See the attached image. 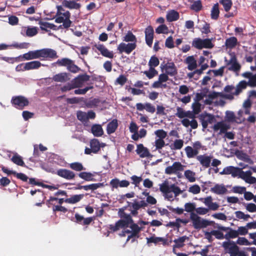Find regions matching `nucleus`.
Here are the masks:
<instances>
[{"label":"nucleus","mask_w":256,"mask_h":256,"mask_svg":"<svg viewBox=\"0 0 256 256\" xmlns=\"http://www.w3.org/2000/svg\"><path fill=\"white\" fill-rule=\"evenodd\" d=\"M248 86V83L246 80H241L236 85L235 91L232 93L233 95L238 96L241 93L242 90L246 89Z\"/></svg>","instance_id":"obj_30"},{"label":"nucleus","mask_w":256,"mask_h":256,"mask_svg":"<svg viewBox=\"0 0 256 256\" xmlns=\"http://www.w3.org/2000/svg\"><path fill=\"white\" fill-rule=\"evenodd\" d=\"M67 69L68 70V71L73 73L78 72L80 70V68H78L76 65L72 60H71L70 64L68 65Z\"/></svg>","instance_id":"obj_55"},{"label":"nucleus","mask_w":256,"mask_h":256,"mask_svg":"<svg viewBox=\"0 0 256 256\" xmlns=\"http://www.w3.org/2000/svg\"><path fill=\"white\" fill-rule=\"evenodd\" d=\"M94 46L100 52L102 56L110 58H114L112 51H110L103 44H95Z\"/></svg>","instance_id":"obj_17"},{"label":"nucleus","mask_w":256,"mask_h":256,"mask_svg":"<svg viewBox=\"0 0 256 256\" xmlns=\"http://www.w3.org/2000/svg\"><path fill=\"white\" fill-rule=\"evenodd\" d=\"M100 103V100L99 98H94L89 100L86 103V106L88 108H92L98 106Z\"/></svg>","instance_id":"obj_48"},{"label":"nucleus","mask_w":256,"mask_h":256,"mask_svg":"<svg viewBox=\"0 0 256 256\" xmlns=\"http://www.w3.org/2000/svg\"><path fill=\"white\" fill-rule=\"evenodd\" d=\"M28 45L29 44L26 42H22L20 44L15 42L10 46L2 44H0V50H6L8 47L14 48L18 49L27 48Z\"/></svg>","instance_id":"obj_23"},{"label":"nucleus","mask_w":256,"mask_h":256,"mask_svg":"<svg viewBox=\"0 0 256 256\" xmlns=\"http://www.w3.org/2000/svg\"><path fill=\"white\" fill-rule=\"evenodd\" d=\"M180 15L178 12L174 10L170 11L166 14V20L169 22L176 21L179 18Z\"/></svg>","instance_id":"obj_33"},{"label":"nucleus","mask_w":256,"mask_h":256,"mask_svg":"<svg viewBox=\"0 0 256 256\" xmlns=\"http://www.w3.org/2000/svg\"><path fill=\"white\" fill-rule=\"evenodd\" d=\"M196 159L200 162V164L205 168H208L210 166L212 156L206 154L199 155L197 156Z\"/></svg>","instance_id":"obj_19"},{"label":"nucleus","mask_w":256,"mask_h":256,"mask_svg":"<svg viewBox=\"0 0 256 256\" xmlns=\"http://www.w3.org/2000/svg\"><path fill=\"white\" fill-rule=\"evenodd\" d=\"M198 118L204 128H207L208 124H211L216 121V119L214 115L206 112L200 114Z\"/></svg>","instance_id":"obj_8"},{"label":"nucleus","mask_w":256,"mask_h":256,"mask_svg":"<svg viewBox=\"0 0 256 256\" xmlns=\"http://www.w3.org/2000/svg\"><path fill=\"white\" fill-rule=\"evenodd\" d=\"M123 40L126 42H133L132 43L136 44V38L132 32L128 31L124 38Z\"/></svg>","instance_id":"obj_46"},{"label":"nucleus","mask_w":256,"mask_h":256,"mask_svg":"<svg viewBox=\"0 0 256 256\" xmlns=\"http://www.w3.org/2000/svg\"><path fill=\"white\" fill-rule=\"evenodd\" d=\"M220 3L226 12H228L230 10L232 4L231 0H221Z\"/></svg>","instance_id":"obj_54"},{"label":"nucleus","mask_w":256,"mask_h":256,"mask_svg":"<svg viewBox=\"0 0 256 256\" xmlns=\"http://www.w3.org/2000/svg\"><path fill=\"white\" fill-rule=\"evenodd\" d=\"M90 146L93 150V153L96 154L100 150V144L96 139H93L90 142Z\"/></svg>","instance_id":"obj_43"},{"label":"nucleus","mask_w":256,"mask_h":256,"mask_svg":"<svg viewBox=\"0 0 256 256\" xmlns=\"http://www.w3.org/2000/svg\"><path fill=\"white\" fill-rule=\"evenodd\" d=\"M24 60H28L40 58L41 60H51L58 58L56 50L48 48L31 50L19 56Z\"/></svg>","instance_id":"obj_1"},{"label":"nucleus","mask_w":256,"mask_h":256,"mask_svg":"<svg viewBox=\"0 0 256 256\" xmlns=\"http://www.w3.org/2000/svg\"><path fill=\"white\" fill-rule=\"evenodd\" d=\"M118 127V120L116 119H114L110 122L106 127L107 133L109 134H112L115 132Z\"/></svg>","instance_id":"obj_31"},{"label":"nucleus","mask_w":256,"mask_h":256,"mask_svg":"<svg viewBox=\"0 0 256 256\" xmlns=\"http://www.w3.org/2000/svg\"><path fill=\"white\" fill-rule=\"evenodd\" d=\"M168 30V28L166 26L165 24H161L156 29V32L158 34H165L167 32Z\"/></svg>","instance_id":"obj_63"},{"label":"nucleus","mask_w":256,"mask_h":256,"mask_svg":"<svg viewBox=\"0 0 256 256\" xmlns=\"http://www.w3.org/2000/svg\"><path fill=\"white\" fill-rule=\"evenodd\" d=\"M68 74L66 72H62L54 75L52 80L56 82H64L67 80Z\"/></svg>","instance_id":"obj_40"},{"label":"nucleus","mask_w":256,"mask_h":256,"mask_svg":"<svg viewBox=\"0 0 256 256\" xmlns=\"http://www.w3.org/2000/svg\"><path fill=\"white\" fill-rule=\"evenodd\" d=\"M136 152L141 158H149L152 156L148 149L147 148L144 147L142 144H140L137 145V148Z\"/></svg>","instance_id":"obj_18"},{"label":"nucleus","mask_w":256,"mask_h":256,"mask_svg":"<svg viewBox=\"0 0 256 256\" xmlns=\"http://www.w3.org/2000/svg\"><path fill=\"white\" fill-rule=\"evenodd\" d=\"M62 16L64 17V20L62 22V24L59 26L60 28L63 26L64 28H68L71 26L72 23L70 20V13L68 11H66L62 14Z\"/></svg>","instance_id":"obj_29"},{"label":"nucleus","mask_w":256,"mask_h":256,"mask_svg":"<svg viewBox=\"0 0 256 256\" xmlns=\"http://www.w3.org/2000/svg\"><path fill=\"white\" fill-rule=\"evenodd\" d=\"M71 60L68 58H62V59H58L56 64L59 66H64L68 67V65L70 64Z\"/></svg>","instance_id":"obj_53"},{"label":"nucleus","mask_w":256,"mask_h":256,"mask_svg":"<svg viewBox=\"0 0 256 256\" xmlns=\"http://www.w3.org/2000/svg\"><path fill=\"white\" fill-rule=\"evenodd\" d=\"M11 160L15 164L22 166H24V162L22 157L18 155L17 153H15L12 157L11 158Z\"/></svg>","instance_id":"obj_37"},{"label":"nucleus","mask_w":256,"mask_h":256,"mask_svg":"<svg viewBox=\"0 0 256 256\" xmlns=\"http://www.w3.org/2000/svg\"><path fill=\"white\" fill-rule=\"evenodd\" d=\"M145 40L146 44L151 47L153 42L154 30L153 28L151 26H147L145 28Z\"/></svg>","instance_id":"obj_14"},{"label":"nucleus","mask_w":256,"mask_h":256,"mask_svg":"<svg viewBox=\"0 0 256 256\" xmlns=\"http://www.w3.org/2000/svg\"><path fill=\"white\" fill-rule=\"evenodd\" d=\"M159 64L160 60L156 56H152L150 58L148 65L150 68H155L158 66Z\"/></svg>","instance_id":"obj_47"},{"label":"nucleus","mask_w":256,"mask_h":256,"mask_svg":"<svg viewBox=\"0 0 256 256\" xmlns=\"http://www.w3.org/2000/svg\"><path fill=\"white\" fill-rule=\"evenodd\" d=\"M127 80L128 79L125 76L121 74L116 79V83L123 86L126 82Z\"/></svg>","instance_id":"obj_64"},{"label":"nucleus","mask_w":256,"mask_h":256,"mask_svg":"<svg viewBox=\"0 0 256 256\" xmlns=\"http://www.w3.org/2000/svg\"><path fill=\"white\" fill-rule=\"evenodd\" d=\"M78 119L82 122H86L88 120V117L86 116V113L82 111H78L76 114Z\"/></svg>","instance_id":"obj_56"},{"label":"nucleus","mask_w":256,"mask_h":256,"mask_svg":"<svg viewBox=\"0 0 256 256\" xmlns=\"http://www.w3.org/2000/svg\"><path fill=\"white\" fill-rule=\"evenodd\" d=\"M94 88L92 86H86L83 89H78L74 91V94H84L88 90H92Z\"/></svg>","instance_id":"obj_58"},{"label":"nucleus","mask_w":256,"mask_h":256,"mask_svg":"<svg viewBox=\"0 0 256 256\" xmlns=\"http://www.w3.org/2000/svg\"><path fill=\"white\" fill-rule=\"evenodd\" d=\"M184 62L188 64V69L189 70H193L197 67L196 60L193 56H188L184 60Z\"/></svg>","instance_id":"obj_24"},{"label":"nucleus","mask_w":256,"mask_h":256,"mask_svg":"<svg viewBox=\"0 0 256 256\" xmlns=\"http://www.w3.org/2000/svg\"><path fill=\"white\" fill-rule=\"evenodd\" d=\"M40 62L38 60L32 61L30 62H26L24 64V70H30L38 69L42 66Z\"/></svg>","instance_id":"obj_27"},{"label":"nucleus","mask_w":256,"mask_h":256,"mask_svg":"<svg viewBox=\"0 0 256 256\" xmlns=\"http://www.w3.org/2000/svg\"><path fill=\"white\" fill-rule=\"evenodd\" d=\"M143 73L149 78L152 79L156 76L158 75V72L153 68H149L148 70H145Z\"/></svg>","instance_id":"obj_45"},{"label":"nucleus","mask_w":256,"mask_h":256,"mask_svg":"<svg viewBox=\"0 0 256 256\" xmlns=\"http://www.w3.org/2000/svg\"><path fill=\"white\" fill-rule=\"evenodd\" d=\"M216 228L219 230L228 232L224 235L225 238L226 240L234 238L238 236L237 230H234L230 227H225L222 226H218Z\"/></svg>","instance_id":"obj_13"},{"label":"nucleus","mask_w":256,"mask_h":256,"mask_svg":"<svg viewBox=\"0 0 256 256\" xmlns=\"http://www.w3.org/2000/svg\"><path fill=\"white\" fill-rule=\"evenodd\" d=\"M78 187L76 188V190H82L84 189V190L88 191V190H97L98 188L102 187L104 186L103 183H96V184H92L88 185L85 186H81L80 184H78Z\"/></svg>","instance_id":"obj_20"},{"label":"nucleus","mask_w":256,"mask_h":256,"mask_svg":"<svg viewBox=\"0 0 256 256\" xmlns=\"http://www.w3.org/2000/svg\"><path fill=\"white\" fill-rule=\"evenodd\" d=\"M136 47V43H128L126 44L124 42H121L118 44L117 50L120 54L125 52L127 54H130Z\"/></svg>","instance_id":"obj_12"},{"label":"nucleus","mask_w":256,"mask_h":256,"mask_svg":"<svg viewBox=\"0 0 256 256\" xmlns=\"http://www.w3.org/2000/svg\"><path fill=\"white\" fill-rule=\"evenodd\" d=\"M78 176L87 182L95 180V179L93 178L94 174L90 172H80L78 174Z\"/></svg>","instance_id":"obj_35"},{"label":"nucleus","mask_w":256,"mask_h":256,"mask_svg":"<svg viewBox=\"0 0 256 256\" xmlns=\"http://www.w3.org/2000/svg\"><path fill=\"white\" fill-rule=\"evenodd\" d=\"M147 243H154L158 244L161 242L164 246H168V239L162 237H156L155 236H152L150 238H147Z\"/></svg>","instance_id":"obj_22"},{"label":"nucleus","mask_w":256,"mask_h":256,"mask_svg":"<svg viewBox=\"0 0 256 256\" xmlns=\"http://www.w3.org/2000/svg\"><path fill=\"white\" fill-rule=\"evenodd\" d=\"M220 10L218 8V3L214 4L211 10V18L212 20H216L219 17Z\"/></svg>","instance_id":"obj_42"},{"label":"nucleus","mask_w":256,"mask_h":256,"mask_svg":"<svg viewBox=\"0 0 256 256\" xmlns=\"http://www.w3.org/2000/svg\"><path fill=\"white\" fill-rule=\"evenodd\" d=\"M188 238L187 236H184L174 240V242L175 243L174 248H180L184 246V242Z\"/></svg>","instance_id":"obj_41"},{"label":"nucleus","mask_w":256,"mask_h":256,"mask_svg":"<svg viewBox=\"0 0 256 256\" xmlns=\"http://www.w3.org/2000/svg\"><path fill=\"white\" fill-rule=\"evenodd\" d=\"M12 103L15 108L22 110L24 106L28 105L29 102L24 96H19L12 97Z\"/></svg>","instance_id":"obj_10"},{"label":"nucleus","mask_w":256,"mask_h":256,"mask_svg":"<svg viewBox=\"0 0 256 256\" xmlns=\"http://www.w3.org/2000/svg\"><path fill=\"white\" fill-rule=\"evenodd\" d=\"M202 4L200 0L194 1L190 6V8L195 12H199L202 8Z\"/></svg>","instance_id":"obj_51"},{"label":"nucleus","mask_w":256,"mask_h":256,"mask_svg":"<svg viewBox=\"0 0 256 256\" xmlns=\"http://www.w3.org/2000/svg\"><path fill=\"white\" fill-rule=\"evenodd\" d=\"M238 44V40L234 36H232L227 38L226 40L225 44L228 48H234Z\"/></svg>","instance_id":"obj_36"},{"label":"nucleus","mask_w":256,"mask_h":256,"mask_svg":"<svg viewBox=\"0 0 256 256\" xmlns=\"http://www.w3.org/2000/svg\"><path fill=\"white\" fill-rule=\"evenodd\" d=\"M39 24L40 29L46 32H48L50 30H58L56 26L53 24L49 23L48 22L40 20L39 22Z\"/></svg>","instance_id":"obj_25"},{"label":"nucleus","mask_w":256,"mask_h":256,"mask_svg":"<svg viewBox=\"0 0 256 256\" xmlns=\"http://www.w3.org/2000/svg\"><path fill=\"white\" fill-rule=\"evenodd\" d=\"M230 60H227L225 58V62H226V66H230L228 68L230 70L234 72L239 71L240 69L241 66L238 62L237 58L234 52L230 54Z\"/></svg>","instance_id":"obj_9"},{"label":"nucleus","mask_w":256,"mask_h":256,"mask_svg":"<svg viewBox=\"0 0 256 256\" xmlns=\"http://www.w3.org/2000/svg\"><path fill=\"white\" fill-rule=\"evenodd\" d=\"M74 217L76 218V222L84 226L89 225L93 220L92 217L84 218L83 216H80L78 213L75 214Z\"/></svg>","instance_id":"obj_21"},{"label":"nucleus","mask_w":256,"mask_h":256,"mask_svg":"<svg viewBox=\"0 0 256 256\" xmlns=\"http://www.w3.org/2000/svg\"><path fill=\"white\" fill-rule=\"evenodd\" d=\"M184 166L179 162H175L172 166H168L165 169V173L168 174H177L184 170Z\"/></svg>","instance_id":"obj_11"},{"label":"nucleus","mask_w":256,"mask_h":256,"mask_svg":"<svg viewBox=\"0 0 256 256\" xmlns=\"http://www.w3.org/2000/svg\"><path fill=\"white\" fill-rule=\"evenodd\" d=\"M62 6L70 9L78 10L80 8L81 5L79 3H77L74 1H70L68 0H64L62 2Z\"/></svg>","instance_id":"obj_26"},{"label":"nucleus","mask_w":256,"mask_h":256,"mask_svg":"<svg viewBox=\"0 0 256 256\" xmlns=\"http://www.w3.org/2000/svg\"><path fill=\"white\" fill-rule=\"evenodd\" d=\"M69 167L76 172H80L83 170H85L86 168L84 167L82 164L80 162H74L71 163L69 164Z\"/></svg>","instance_id":"obj_44"},{"label":"nucleus","mask_w":256,"mask_h":256,"mask_svg":"<svg viewBox=\"0 0 256 256\" xmlns=\"http://www.w3.org/2000/svg\"><path fill=\"white\" fill-rule=\"evenodd\" d=\"M57 174L67 180H71L74 178L76 174L74 172L69 170L60 168L57 170Z\"/></svg>","instance_id":"obj_16"},{"label":"nucleus","mask_w":256,"mask_h":256,"mask_svg":"<svg viewBox=\"0 0 256 256\" xmlns=\"http://www.w3.org/2000/svg\"><path fill=\"white\" fill-rule=\"evenodd\" d=\"M127 203L128 206L130 207L132 210H136L138 211L140 208L139 204H138V201L136 200H134L132 202H127Z\"/></svg>","instance_id":"obj_59"},{"label":"nucleus","mask_w":256,"mask_h":256,"mask_svg":"<svg viewBox=\"0 0 256 256\" xmlns=\"http://www.w3.org/2000/svg\"><path fill=\"white\" fill-rule=\"evenodd\" d=\"M118 216L121 218L116 222L114 224L110 225L109 228L111 231L116 232L120 228H127L134 220L130 214H128L123 210H120Z\"/></svg>","instance_id":"obj_2"},{"label":"nucleus","mask_w":256,"mask_h":256,"mask_svg":"<svg viewBox=\"0 0 256 256\" xmlns=\"http://www.w3.org/2000/svg\"><path fill=\"white\" fill-rule=\"evenodd\" d=\"M185 152L188 158H192L196 156L198 151L196 149H194L190 146H187L185 148Z\"/></svg>","instance_id":"obj_38"},{"label":"nucleus","mask_w":256,"mask_h":256,"mask_svg":"<svg viewBox=\"0 0 256 256\" xmlns=\"http://www.w3.org/2000/svg\"><path fill=\"white\" fill-rule=\"evenodd\" d=\"M184 176L190 182L196 181L195 173L190 170H186L184 173Z\"/></svg>","instance_id":"obj_49"},{"label":"nucleus","mask_w":256,"mask_h":256,"mask_svg":"<svg viewBox=\"0 0 256 256\" xmlns=\"http://www.w3.org/2000/svg\"><path fill=\"white\" fill-rule=\"evenodd\" d=\"M160 190L164 194L165 198L169 200H174L173 196L170 194V192H172L174 193L175 197L178 196L182 192V190L175 184L169 186L166 182H164L160 185Z\"/></svg>","instance_id":"obj_3"},{"label":"nucleus","mask_w":256,"mask_h":256,"mask_svg":"<svg viewBox=\"0 0 256 256\" xmlns=\"http://www.w3.org/2000/svg\"><path fill=\"white\" fill-rule=\"evenodd\" d=\"M65 199L63 198H58L54 196H50V198L46 201V204L48 208L52 207V204H54V201H58L60 205H61L64 202Z\"/></svg>","instance_id":"obj_39"},{"label":"nucleus","mask_w":256,"mask_h":256,"mask_svg":"<svg viewBox=\"0 0 256 256\" xmlns=\"http://www.w3.org/2000/svg\"><path fill=\"white\" fill-rule=\"evenodd\" d=\"M84 197V194H76L70 198L65 199L64 202L68 204H74L80 202Z\"/></svg>","instance_id":"obj_34"},{"label":"nucleus","mask_w":256,"mask_h":256,"mask_svg":"<svg viewBox=\"0 0 256 256\" xmlns=\"http://www.w3.org/2000/svg\"><path fill=\"white\" fill-rule=\"evenodd\" d=\"M222 246L226 252L228 253L230 256H246V252L240 250L234 241L224 242Z\"/></svg>","instance_id":"obj_4"},{"label":"nucleus","mask_w":256,"mask_h":256,"mask_svg":"<svg viewBox=\"0 0 256 256\" xmlns=\"http://www.w3.org/2000/svg\"><path fill=\"white\" fill-rule=\"evenodd\" d=\"M91 130L95 136H100L104 134L102 128L100 124H95L92 125Z\"/></svg>","instance_id":"obj_32"},{"label":"nucleus","mask_w":256,"mask_h":256,"mask_svg":"<svg viewBox=\"0 0 256 256\" xmlns=\"http://www.w3.org/2000/svg\"><path fill=\"white\" fill-rule=\"evenodd\" d=\"M51 208H52V210L54 212H62L64 213H66L68 211V209L64 206H62L61 205H56V204H52Z\"/></svg>","instance_id":"obj_52"},{"label":"nucleus","mask_w":256,"mask_h":256,"mask_svg":"<svg viewBox=\"0 0 256 256\" xmlns=\"http://www.w3.org/2000/svg\"><path fill=\"white\" fill-rule=\"evenodd\" d=\"M220 230H212L211 233L218 240H222L225 238L223 233L220 231Z\"/></svg>","instance_id":"obj_61"},{"label":"nucleus","mask_w":256,"mask_h":256,"mask_svg":"<svg viewBox=\"0 0 256 256\" xmlns=\"http://www.w3.org/2000/svg\"><path fill=\"white\" fill-rule=\"evenodd\" d=\"M90 76L87 74L79 75L74 78L72 82L75 88H80L86 82L88 81Z\"/></svg>","instance_id":"obj_15"},{"label":"nucleus","mask_w":256,"mask_h":256,"mask_svg":"<svg viewBox=\"0 0 256 256\" xmlns=\"http://www.w3.org/2000/svg\"><path fill=\"white\" fill-rule=\"evenodd\" d=\"M184 146V141L182 140H176L174 141L172 145L171 146L172 150H180Z\"/></svg>","instance_id":"obj_50"},{"label":"nucleus","mask_w":256,"mask_h":256,"mask_svg":"<svg viewBox=\"0 0 256 256\" xmlns=\"http://www.w3.org/2000/svg\"><path fill=\"white\" fill-rule=\"evenodd\" d=\"M192 111L196 114H198L201 111V104L200 102H194L192 104Z\"/></svg>","instance_id":"obj_62"},{"label":"nucleus","mask_w":256,"mask_h":256,"mask_svg":"<svg viewBox=\"0 0 256 256\" xmlns=\"http://www.w3.org/2000/svg\"><path fill=\"white\" fill-rule=\"evenodd\" d=\"M192 46L197 49L201 50L202 48H212L214 45L210 38L202 40L200 38H195L192 42Z\"/></svg>","instance_id":"obj_6"},{"label":"nucleus","mask_w":256,"mask_h":256,"mask_svg":"<svg viewBox=\"0 0 256 256\" xmlns=\"http://www.w3.org/2000/svg\"><path fill=\"white\" fill-rule=\"evenodd\" d=\"M210 191L217 194H224L227 192V189L224 185L216 184L214 187L210 188Z\"/></svg>","instance_id":"obj_28"},{"label":"nucleus","mask_w":256,"mask_h":256,"mask_svg":"<svg viewBox=\"0 0 256 256\" xmlns=\"http://www.w3.org/2000/svg\"><path fill=\"white\" fill-rule=\"evenodd\" d=\"M160 68L162 72L165 70V73L170 76H174L178 74L176 67L173 62H168L164 64L163 62L161 64Z\"/></svg>","instance_id":"obj_7"},{"label":"nucleus","mask_w":256,"mask_h":256,"mask_svg":"<svg viewBox=\"0 0 256 256\" xmlns=\"http://www.w3.org/2000/svg\"><path fill=\"white\" fill-rule=\"evenodd\" d=\"M190 220L192 222V226L196 229L205 228L211 225L212 222L202 218L197 214L192 213L190 216Z\"/></svg>","instance_id":"obj_5"},{"label":"nucleus","mask_w":256,"mask_h":256,"mask_svg":"<svg viewBox=\"0 0 256 256\" xmlns=\"http://www.w3.org/2000/svg\"><path fill=\"white\" fill-rule=\"evenodd\" d=\"M235 243L236 244H238L239 245L250 246L252 244V243H250L246 238L244 237H239Z\"/></svg>","instance_id":"obj_57"},{"label":"nucleus","mask_w":256,"mask_h":256,"mask_svg":"<svg viewBox=\"0 0 256 256\" xmlns=\"http://www.w3.org/2000/svg\"><path fill=\"white\" fill-rule=\"evenodd\" d=\"M38 34V30L36 27L28 28L26 30V34L27 36L32 37Z\"/></svg>","instance_id":"obj_60"}]
</instances>
